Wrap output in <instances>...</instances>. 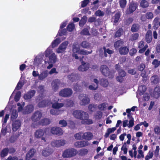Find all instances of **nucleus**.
I'll return each mask as SVG.
<instances>
[{
    "label": "nucleus",
    "instance_id": "864d4df0",
    "mask_svg": "<svg viewBox=\"0 0 160 160\" xmlns=\"http://www.w3.org/2000/svg\"><path fill=\"white\" fill-rule=\"evenodd\" d=\"M159 19L158 18H156L153 21L154 27L155 28H157L158 27V21Z\"/></svg>",
    "mask_w": 160,
    "mask_h": 160
},
{
    "label": "nucleus",
    "instance_id": "a878e982",
    "mask_svg": "<svg viewBox=\"0 0 160 160\" xmlns=\"http://www.w3.org/2000/svg\"><path fill=\"white\" fill-rule=\"evenodd\" d=\"M160 95V88L156 87L153 92L152 96L155 98H158Z\"/></svg>",
    "mask_w": 160,
    "mask_h": 160
},
{
    "label": "nucleus",
    "instance_id": "c85d7f7f",
    "mask_svg": "<svg viewBox=\"0 0 160 160\" xmlns=\"http://www.w3.org/2000/svg\"><path fill=\"white\" fill-rule=\"evenodd\" d=\"M119 52L121 54L126 55L127 54L129 51L128 48L126 47L121 48L119 50Z\"/></svg>",
    "mask_w": 160,
    "mask_h": 160
},
{
    "label": "nucleus",
    "instance_id": "4be33fe9",
    "mask_svg": "<svg viewBox=\"0 0 160 160\" xmlns=\"http://www.w3.org/2000/svg\"><path fill=\"white\" fill-rule=\"evenodd\" d=\"M35 152V149H30L26 155L25 158L26 160H29L34 156Z\"/></svg>",
    "mask_w": 160,
    "mask_h": 160
},
{
    "label": "nucleus",
    "instance_id": "37998d69",
    "mask_svg": "<svg viewBox=\"0 0 160 160\" xmlns=\"http://www.w3.org/2000/svg\"><path fill=\"white\" fill-rule=\"evenodd\" d=\"M83 133L82 132H79L75 134L74 135L75 138L77 139H80L83 138Z\"/></svg>",
    "mask_w": 160,
    "mask_h": 160
},
{
    "label": "nucleus",
    "instance_id": "4c0bfd02",
    "mask_svg": "<svg viewBox=\"0 0 160 160\" xmlns=\"http://www.w3.org/2000/svg\"><path fill=\"white\" fill-rule=\"evenodd\" d=\"M151 82L154 84L157 83L159 81V78L157 76H152L151 78Z\"/></svg>",
    "mask_w": 160,
    "mask_h": 160
},
{
    "label": "nucleus",
    "instance_id": "f257e3e1",
    "mask_svg": "<svg viewBox=\"0 0 160 160\" xmlns=\"http://www.w3.org/2000/svg\"><path fill=\"white\" fill-rule=\"evenodd\" d=\"M72 114L75 118L82 120V124H91L93 123L92 119H89L88 114L84 111L80 110H74L73 111Z\"/></svg>",
    "mask_w": 160,
    "mask_h": 160
},
{
    "label": "nucleus",
    "instance_id": "58836bf2",
    "mask_svg": "<svg viewBox=\"0 0 160 160\" xmlns=\"http://www.w3.org/2000/svg\"><path fill=\"white\" fill-rule=\"evenodd\" d=\"M78 76L77 75L74 74H72L71 75H69L68 76V78L69 79L72 81H73L74 80L77 79Z\"/></svg>",
    "mask_w": 160,
    "mask_h": 160
},
{
    "label": "nucleus",
    "instance_id": "2eb2a0df",
    "mask_svg": "<svg viewBox=\"0 0 160 160\" xmlns=\"http://www.w3.org/2000/svg\"><path fill=\"white\" fill-rule=\"evenodd\" d=\"M21 126V122L19 120H16L12 124V130L15 132L18 130Z\"/></svg>",
    "mask_w": 160,
    "mask_h": 160
},
{
    "label": "nucleus",
    "instance_id": "c756f323",
    "mask_svg": "<svg viewBox=\"0 0 160 160\" xmlns=\"http://www.w3.org/2000/svg\"><path fill=\"white\" fill-rule=\"evenodd\" d=\"M93 138L92 134L89 132L83 133V138L88 140H91Z\"/></svg>",
    "mask_w": 160,
    "mask_h": 160
},
{
    "label": "nucleus",
    "instance_id": "c9c22d12",
    "mask_svg": "<svg viewBox=\"0 0 160 160\" xmlns=\"http://www.w3.org/2000/svg\"><path fill=\"white\" fill-rule=\"evenodd\" d=\"M8 152V149L7 148H5L2 150L0 154L2 158L4 157L7 155Z\"/></svg>",
    "mask_w": 160,
    "mask_h": 160
},
{
    "label": "nucleus",
    "instance_id": "473e14b6",
    "mask_svg": "<svg viewBox=\"0 0 160 160\" xmlns=\"http://www.w3.org/2000/svg\"><path fill=\"white\" fill-rule=\"evenodd\" d=\"M52 107L55 109H58L62 107L64 104L62 103H58V102L52 103Z\"/></svg>",
    "mask_w": 160,
    "mask_h": 160
},
{
    "label": "nucleus",
    "instance_id": "603ef678",
    "mask_svg": "<svg viewBox=\"0 0 160 160\" xmlns=\"http://www.w3.org/2000/svg\"><path fill=\"white\" fill-rule=\"evenodd\" d=\"M103 49L104 50V55L106 57L107 56V53L109 54H111L113 53V51L109 50L108 49H106L105 47L103 48Z\"/></svg>",
    "mask_w": 160,
    "mask_h": 160
},
{
    "label": "nucleus",
    "instance_id": "6ab92c4d",
    "mask_svg": "<svg viewBox=\"0 0 160 160\" xmlns=\"http://www.w3.org/2000/svg\"><path fill=\"white\" fill-rule=\"evenodd\" d=\"M33 110V106L32 105L27 106L24 109L23 113L26 114L32 112Z\"/></svg>",
    "mask_w": 160,
    "mask_h": 160
},
{
    "label": "nucleus",
    "instance_id": "5701e85b",
    "mask_svg": "<svg viewBox=\"0 0 160 160\" xmlns=\"http://www.w3.org/2000/svg\"><path fill=\"white\" fill-rule=\"evenodd\" d=\"M93 82L96 83V84L89 85L88 87V88L90 90H95L98 88V80L96 79H94Z\"/></svg>",
    "mask_w": 160,
    "mask_h": 160
},
{
    "label": "nucleus",
    "instance_id": "6e6d98bb",
    "mask_svg": "<svg viewBox=\"0 0 160 160\" xmlns=\"http://www.w3.org/2000/svg\"><path fill=\"white\" fill-rule=\"evenodd\" d=\"M21 96V93L20 92H18L16 94L14 100L15 101H18L20 99Z\"/></svg>",
    "mask_w": 160,
    "mask_h": 160
},
{
    "label": "nucleus",
    "instance_id": "a19ab883",
    "mask_svg": "<svg viewBox=\"0 0 160 160\" xmlns=\"http://www.w3.org/2000/svg\"><path fill=\"white\" fill-rule=\"evenodd\" d=\"M154 132L157 135L158 138L160 139V127L157 126L154 128Z\"/></svg>",
    "mask_w": 160,
    "mask_h": 160
},
{
    "label": "nucleus",
    "instance_id": "cd10ccee",
    "mask_svg": "<svg viewBox=\"0 0 160 160\" xmlns=\"http://www.w3.org/2000/svg\"><path fill=\"white\" fill-rule=\"evenodd\" d=\"M152 32L149 30L147 32L146 35V41L148 43H150L152 39Z\"/></svg>",
    "mask_w": 160,
    "mask_h": 160
},
{
    "label": "nucleus",
    "instance_id": "7ed1b4c3",
    "mask_svg": "<svg viewBox=\"0 0 160 160\" xmlns=\"http://www.w3.org/2000/svg\"><path fill=\"white\" fill-rule=\"evenodd\" d=\"M72 56L75 58L76 59H79V57L77 54L80 55H87L92 52V51L90 52L87 51L86 50H81L80 49L79 44L77 42H75L72 47Z\"/></svg>",
    "mask_w": 160,
    "mask_h": 160
},
{
    "label": "nucleus",
    "instance_id": "69168bd1",
    "mask_svg": "<svg viewBox=\"0 0 160 160\" xmlns=\"http://www.w3.org/2000/svg\"><path fill=\"white\" fill-rule=\"evenodd\" d=\"M49 73L50 75H51L53 74H56L58 73V72L57 71L56 69L55 68H52L49 72Z\"/></svg>",
    "mask_w": 160,
    "mask_h": 160
},
{
    "label": "nucleus",
    "instance_id": "aec40b11",
    "mask_svg": "<svg viewBox=\"0 0 160 160\" xmlns=\"http://www.w3.org/2000/svg\"><path fill=\"white\" fill-rule=\"evenodd\" d=\"M52 150L49 148L43 149L42 151V154L45 157L50 155L52 152Z\"/></svg>",
    "mask_w": 160,
    "mask_h": 160
},
{
    "label": "nucleus",
    "instance_id": "680f3d73",
    "mask_svg": "<svg viewBox=\"0 0 160 160\" xmlns=\"http://www.w3.org/2000/svg\"><path fill=\"white\" fill-rule=\"evenodd\" d=\"M23 85V83L22 82H20V81L19 82H18V84L15 88V89L14 91V92H13L12 94H13L15 92V91L16 89L19 90V89H20V88L22 87Z\"/></svg>",
    "mask_w": 160,
    "mask_h": 160
},
{
    "label": "nucleus",
    "instance_id": "0e129e2a",
    "mask_svg": "<svg viewBox=\"0 0 160 160\" xmlns=\"http://www.w3.org/2000/svg\"><path fill=\"white\" fill-rule=\"evenodd\" d=\"M102 115V112L100 111H98V112L96 114L94 115V118L96 119H99L101 118Z\"/></svg>",
    "mask_w": 160,
    "mask_h": 160
},
{
    "label": "nucleus",
    "instance_id": "393cba45",
    "mask_svg": "<svg viewBox=\"0 0 160 160\" xmlns=\"http://www.w3.org/2000/svg\"><path fill=\"white\" fill-rule=\"evenodd\" d=\"M35 93L34 90H32L25 94L24 96V98L25 99H28L31 98L34 96Z\"/></svg>",
    "mask_w": 160,
    "mask_h": 160
},
{
    "label": "nucleus",
    "instance_id": "e433bc0d",
    "mask_svg": "<svg viewBox=\"0 0 160 160\" xmlns=\"http://www.w3.org/2000/svg\"><path fill=\"white\" fill-rule=\"evenodd\" d=\"M87 18L86 16H83L81 19L79 23L80 27H82L85 24L87 21Z\"/></svg>",
    "mask_w": 160,
    "mask_h": 160
},
{
    "label": "nucleus",
    "instance_id": "8fccbe9b",
    "mask_svg": "<svg viewBox=\"0 0 160 160\" xmlns=\"http://www.w3.org/2000/svg\"><path fill=\"white\" fill-rule=\"evenodd\" d=\"M123 44V42L121 40H118L115 42L114 43V47L116 48H118L119 46L122 45Z\"/></svg>",
    "mask_w": 160,
    "mask_h": 160
},
{
    "label": "nucleus",
    "instance_id": "052dcab7",
    "mask_svg": "<svg viewBox=\"0 0 160 160\" xmlns=\"http://www.w3.org/2000/svg\"><path fill=\"white\" fill-rule=\"evenodd\" d=\"M139 36L138 33H135L132 34L130 37V40L133 41L137 40Z\"/></svg>",
    "mask_w": 160,
    "mask_h": 160
},
{
    "label": "nucleus",
    "instance_id": "9d476101",
    "mask_svg": "<svg viewBox=\"0 0 160 160\" xmlns=\"http://www.w3.org/2000/svg\"><path fill=\"white\" fill-rule=\"evenodd\" d=\"M51 132L53 134L61 135L63 133L62 130L59 127H52L51 129Z\"/></svg>",
    "mask_w": 160,
    "mask_h": 160
},
{
    "label": "nucleus",
    "instance_id": "a18cd8bd",
    "mask_svg": "<svg viewBox=\"0 0 160 160\" xmlns=\"http://www.w3.org/2000/svg\"><path fill=\"white\" fill-rule=\"evenodd\" d=\"M149 5V4L147 1L146 0H142L141 2L140 6L143 8L148 7Z\"/></svg>",
    "mask_w": 160,
    "mask_h": 160
},
{
    "label": "nucleus",
    "instance_id": "49530a36",
    "mask_svg": "<svg viewBox=\"0 0 160 160\" xmlns=\"http://www.w3.org/2000/svg\"><path fill=\"white\" fill-rule=\"evenodd\" d=\"M107 105L106 103H103L99 105L98 106V108L101 110H105Z\"/></svg>",
    "mask_w": 160,
    "mask_h": 160
},
{
    "label": "nucleus",
    "instance_id": "13d9d810",
    "mask_svg": "<svg viewBox=\"0 0 160 160\" xmlns=\"http://www.w3.org/2000/svg\"><path fill=\"white\" fill-rule=\"evenodd\" d=\"M152 64L154 65V67H158L160 64V61L157 59H154L152 62Z\"/></svg>",
    "mask_w": 160,
    "mask_h": 160
},
{
    "label": "nucleus",
    "instance_id": "bf43d9fd",
    "mask_svg": "<svg viewBox=\"0 0 160 160\" xmlns=\"http://www.w3.org/2000/svg\"><path fill=\"white\" fill-rule=\"evenodd\" d=\"M153 152H152L149 151L148 155L146 156V160H149L152 158L153 155Z\"/></svg>",
    "mask_w": 160,
    "mask_h": 160
},
{
    "label": "nucleus",
    "instance_id": "20e7f679",
    "mask_svg": "<svg viewBox=\"0 0 160 160\" xmlns=\"http://www.w3.org/2000/svg\"><path fill=\"white\" fill-rule=\"evenodd\" d=\"M77 153V151L74 149H68L64 151L62 156L65 158L71 157L75 155Z\"/></svg>",
    "mask_w": 160,
    "mask_h": 160
},
{
    "label": "nucleus",
    "instance_id": "de8ad7c7",
    "mask_svg": "<svg viewBox=\"0 0 160 160\" xmlns=\"http://www.w3.org/2000/svg\"><path fill=\"white\" fill-rule=\"evenodd\" d=\"M60 42V40L58 38L56 39L52 43V47L54 48L58 45Z\"/></svg>",
    "mask_w": 160,
    "mask_h": 160
},
{
    "label": "nucleus",
    "instance_id": "9b49d317",
    "mask_svg": "<svg viewBox=\"0 0 160 160\" xmlns=\"http://www.w3.org/2000/svg\"><path fill=\"white\" fill-rule=\"evenodd\" d=\"M128 120H126L123 121L122 125L123 127H125L127 126L128 128H130L132 127L134 125L133 118H130L128 123Z\"/></svg>",
    "mask_w": 160,
    "mask_h": 160
},
{
    "label": "nucleus",
    "instance_id": "2f4dec72",
    "mask_svg": "<svg viewBox=\"0 0 160 160\" xmlns=\"http://www.w3.org/2000/svg\"><path fill=\"white\" fill-rule=\"evenodd\" d=\"M49 105H50V103H49V101L46 100H43L38 104L39 107H44Z\"/></svg>",
    "mask_w": 160,
    "mask_h": 160
},
{
    "label": "nucleus",
    "instance_id": "39448f33",
    "mask_svg": "<svg viewBox=\"0 0 160 160\" xmlns=\"http://www.w3.org/2000/svg\"><path fill=\"white\" fill-rule=\"evenodd\" d=\"M79 98L80 100V104L82 105H85L90 102L89 98L85 94H82L79 96Z\"/></svg>",
    "mask_w": 160,
    "mask_h": 160
},
{
    "label": "nucleus",
    "instance_id": "bb28decb",
    "mask_svg": "<svg viewBox=\"0 0 160 160\" xmlns=\"http://www.w3.org/2000/svg\"><path fill=\"white\" fill-rule=\"evenodd\" d=\"M116 130V127L108 128L107 129V131L104 135L106 138L108 137L110 134L113 133Z\"/></svg>",
    "mask_w": 160,
    "mask_h": 160
},
{
    "label": "nucleus",
    "instance_id": "f8f14e48",
    "mask_svg": "<svg viewBox=\"0 0 160 160\" xmlns=\"http://www.w3.org/2000/svg\"><path fill=\"white\" fill-rule=\"evenodd\" d=\"M137 7V5L136 3H131L129 6L128 9L127 10V13L130 14L134 12Z\"/></svg>",
    "mask_w": 160,
    "mask_h": 160
},
{
    "label": "nucleus",
    "instance_id": "4d7b16f0",
    "mask_svg": "<svg viewBox=\"0 0 160 160\" xmlns=\"http://www.w3.org/2000/svg\"><path fill=\"white\" fill-rule=\"evenodd\" d=\"M139 26L138 24H133L131 28V30L133 32H136L139 29Z\"/></svg>",
    "mask_w": 160,
    "mask_h": 160
},
{
    "label": "nucleus",
    "instance_id": "338daca9",
    "mask_svg": "<svg viewBox=\"0 0 160 160\" xmlns=\"http://www.w3.org/2000/svg\"><path fill=\"white\" fill-rule=\"evenodd\" d=\"M120 17V15L119 13H117L115 14L114 18V22L116 23L119 21Z\"/></svg>",
    "mask_w": 160,
    "mask_h": 160
},
{
    "label": "nucleus",
    "instance_id": "5fc2aeb1",
    "mask_svg": "<svg viewBox=\"0 0 160 160\" xmlns=\"http://www.w3.org/2000/svg\"><path fill=\"white\" fill-rule=\"evenodd\" d=\"M18 115L16 110H13L12 111L11 118L12 119H14L18 117Z\"/></svg>",
    "mask_w": 160,
    "mask_h": 160
},
{
    "label": "nucleus",
    "instance_id": "3c124183",
    "mask_svg": "<svg viewBox=\"0 0 160 160\" xmlns=\"http://www.w3.org/2000/svg\"><path fill=\"white\" fill-rule=\"evenodd\" d=\"M50 122V120L47 118L44 119L41 121V123L42 125H47L49 124Z\"/></svg>",
    "mask_w": 160,
    "mask_h": 160
},
{
    "label": "nucleus",
    "instance_id": "423d86ee",
    "mask_svg": "<svg viewBox=\"0 0 160 160\" xmlns=\"http://www.w3.org/2000/svg\"><path fill=\"white\" fill-rule=\"evenodd\" d=\"M66 141L63 139L54 140L51 142V145L54 147H60L63 146L66 143Z\"/></svg>",
    "mask_w": 160,
    "mask_h": 160
},
{
    "label": "nucleus",
    "instance_id": "dca6fc26",
    "mask_svg": "<svg viewBox=\"0 0 160 160\" xmlns=\"http://www.w3.org/2000/svg\"><path fill=\"white\" fill-rule=\"evenodd\" d=\"M138 47L139 48H141L139 51V52L140 53H143L148 48V46L147 44L144 45V42L142 41H141L139 43Z\"/></svg>",
    "mask_w": 160,
    "mask_h": 160
},
{
    "label": "nucleus",
    "instance_id": "ea45409f",
    "mask_svg": "<svg viewBox=\"0 0 160 160\" xmlns=\"http://www.w3.org/2000/svg\"><path fill=\"white\" fill-rule=\"evenodd\" d=\"M119 3L120 7L122 8H124L126 5L127 1L126 0H119Z\"/></svg>",
    "mask_w": 160,
    "mask_h": 160
},
{
    "label": "nucleus",
    "instance_id": "72a5a7b5",
    "mask_svg": "<svg viewBox=\"0 0 160 160\" xmlns=\"http://www.w3.org/2000/svg\"><path fill=\"white\" fill-rule=\"evenodd\" d=\"M42 58H40L39 56H38L34 59V63L35 65H38L41 64L42 62Z\"/></svg>",
    "mask_w": 160,
    "mask_h": 160
},
{
    "label": "nucleus",
    "instance_id": "4468645a",
    "mask_svg": "<svg viewBox=\"0 0 160 160\" xmlns=\"http://www.w3.org/2000/svg\"><path fill=\"white\" fill-rule=\"evenodd\" d=\"M100 71L102 74L106 76H108L109 75L110 72L109 69L106 66L102 65L101 66Z\"/></svg>",
    "mask_w": 160,
    "mask_h": 160
},
{
    "label": "nucleus",
    "instance_id": "0eeeda50",
    "mask_svg": "<svg viewBox=\"0 0 160 160\" xmlns=\"http://www.w3.org/2000/svg\"><path fill=\"white\" fill-rule=\"evenodd\" d=\"M72 93V90L69 88H66L61 90L59 92V95L62 97H67L70 96Z\"/></svg>",
    "mask_w": 160,
    "mask_h": 160
},
{
    "label": "nucleus",
    "instance_id": "f704fd0d",
    "mask_svg": "<svg viewBox=\"0 0 160 160\" xmlns=\"http://www.w3.org/2000/svg\"><path fill=\"white\" fill-rule=\"evenodd\" d=\"M25 103L22 102L21 104L20 103H17V106H18V112H22L23 113V111L24 109H23V107L25 105Z\"/></svg>",
    "mask_w": 160,
    "mask_h": 160
},
{
    "label": "nucleus",
    "instance_id": "f03ea898",
    "mask_svg": "<svg viewBox=\"0 0 160 160\" xmlns=\"http://www.w3.org/2000/svg\"><path fill=\"white\" fill-rule=\"evenodd\" d=\"M45 57H48L49 58V60L47 61H45V62L46 64H48V65L47 66V68L49 69L53 67V64L56 62L57 56L49 48H47L45 51Z\"/></svg>",
    "mask_w": 160,
    "mask_h": 160
},
{
    "label": "nucleus",
    "instance_id": "7c9ffc66",
    "mask_svg": "<svg viewBox=\"0 0 160 160\" xmlns=\"http://www.w3.org/2000/svg\"><path fill=\"white\" fill-rule=\"evenodd\" d=\"M53 89L54 90H57L59 85V81L58 80L56 79L53 81L52 83Z\"/></svg>",
    "mask_w": 160,
    "mask_h": 160
},
{
    "label": "nucleus",
    "instance_id": "79ce46f5",
    "mask_svg": "<svg viewBox=\"0 0 160 160\" xmlns=\"http://www.w3.org/2000/svg\"><path fill=\"white\" fill-rule=\"evenodd\" d=\"M100 84L102 86L106 87L108 84V82L106 79H102L100 81Z\"/></svg>",
    "mask_w": 160,
    "mask_h": 160
},
{
    "label": "nucleus",
    "instance_id": "f3484780",
    "mask_svg": "<svg viewBox=\"0 0 160 160\" xmlns=\"http://www.w3.org/2000/svg\"><path fill=\"white\" fill-rule=\"evenodd\" d=\"M42 116V114L39 111L36 112L32 117V119L33 121H37L39 120Z\"/></svg>",
    "mask_w": 160,
    "mask_h": 160
},
{
    "label": "nucleus",
    "instance_id": "09e8293b",
    "mask_svg": "<svg viewBox=\"0 0 160 160\" xmlns=\"http://www.w3.org/2000/svg\"><path fill=\"white\" fill-rule=\"evenodd\" d=\"M74 28L75 26L73 23H71L68 24L67 27L68 30L69 32L72 31Z\"/></svg>",
    "mask_w": 160,
    "mask_h": 160
},
{
    "label": "nucleus",
    "instance_id": "412c9836",
    "mask_svg": "<svg viewBox=\"0 0 160 160\" xmlns=\"http://www.w3.org/2000/svg\"><path fill=\"white\" fill-rule=\"evenodd\" d=\"M89 67V64L88 63L82 62V64L78 68L79 71H85L87 70Z\"/></svg>",
    "mask_w": 160,
    "mask_h": 160
},
{
    "label": "nucleus",
    "instance_id": "774afa93",
    "mask_svg": "<svg viewBox=\"0 0 160 160\" xmlns=\"http://www.w3.org/2000/svg\"><path fill=\"white\" fill-rule=\"evenodd\" d=\"M59 124L61 125V127H66L67 125L66 121L64 120L60 121L59 122Z\"/></svg>",
    "mask_w": 160,
    "mask_h": 160
},
{
    "label": "nucleus",
    "instance_id": "a211bd4d",
    "mask_svg": "<svg viewBox=\"0 0 160 160\" xmlns=\"http://www.w3.org/2000/svg\"><path fill=\"white\" fill-rule=\"evenodd\" d=\"M88 144V142L83 141L76 142L74 144V145L77 148H81L86 146Z\"/></svg>",
    "mask_w": 160,
    "mask_h": 160
},
{
    "label": "nucleus",
    "instance_id": "ddd939ff",
    "mask_svg": "<svg viewBox=\"0 0 160 160\" xmlns=\"http://www.w3.org/2000/svg\"><path fill=\"white\" fill-rule=\"evenodd\" d=\"M146 90V88L145 86L141 85L138 87V90L137 94V97L139 101L140 98H139V95L141 96L143 95Z\"/></svg>",
    "mask_w": 160,
    "mask_h": 160
},
{
    "label": "nucleus",
    "instance_id": "1a4fd4ad",
    "mask_svg": "<svg viewBox=\"0 0 160 160\" xmlns=\"http://www.w3.org/2000/svg\"><path fill=\"white\" fill-rule=\"evenodd\" d=\"M44 131L42 129L38 130L35 132V136L37 138H41L42 140L46 142V138L43 137L44 135Z\"/></svg>",
    "mask_w": 160,
    "mask_h": 160
},
{
    "label": "nucleus",
    "instance_id": "c03bdc74",
    "mask_svg": "<svg viewBox=\"0 0 160 160\" xmlns=\"http://www.w3.org/2000/svg\"><path fill=\"white\" fill-rule=\"evenodd\" d=\"M81 46L83 48H88L90 47V44L86 41H83L81 44Z\"/></svg>",
    "mask_w": 160,
    "mask_h": 160
},
{
    "label": "nucleus",
    "instance_id": "e2e57ef3",
    "mask_svg": "<svg viewBox=\"0 0 160 160\" xmlns=\"http://www.w3.org/2000/svg\"><path fill=\"white\" fill-rule=\"evenodd\" d=\"M94 98L97 100H101L102 99V96L100 94L97 93L94 95Z\"/></svg>",
    "mask_w": 160,
    "mask_h": 160
},
{
    "label": "nucleus",
    "instance_id": "6e6552de",
    "mask_svg": "<svg viewBox=\"0 0 160 160\" xmlns=\"http://www.w3.org/2000/svg\"><path fill=\"white\" fill-rule=\"evenodd\" d=\"M68 44V41H65L62 43L57 49L56 52L58 53L64 52Z\"/></svg>",
    "mask_w": 160,
    "mask_h": 160
},
{
    "label": "nucleus",
    "instance_id": "b1692460",
    "mask_svg": "<svg viewBox=\"0 0 160 160\" xmlns=\"http://www.w3.org/2000/svg\"><path fill=\"white\" fill-rule=\"evenodd\" d=\"M48 74L47 70H46L42 72L39 75L38 78L40 80H42L46 78Z\"/></svg>",
    "mask_w": 160,
    "mask_h": 160
}]
</instances>
